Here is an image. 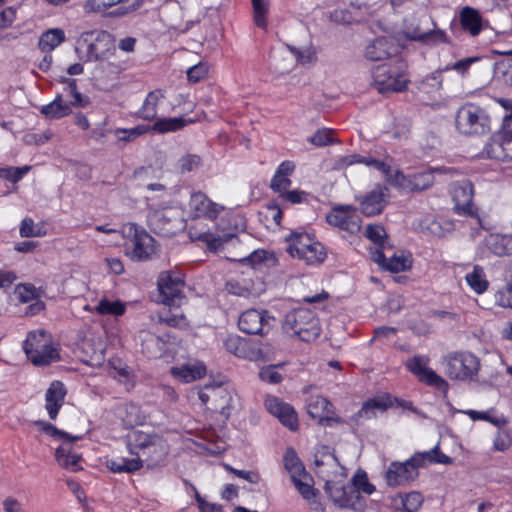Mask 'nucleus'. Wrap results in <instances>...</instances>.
<instances>
[{
	"label": "nucleus",
	"mask_w": 512,
	"mask_h": 512,
	"mask_svg": "<svg viewBox=\"0 0 512 512\" xmlns=\"http://www.w3.org/2000/svg\"><path fill=\"white\" fill-rule=\"evenodd\" d=\"M64 41L65 32L60 28H52L40 36L38 46L44 52H51Z\"/></svg>",
	"instance_id": "46"
},
{
	"label": "nucleus",
	"mask_w": 512,
	"mask_h": 512,
	"mask_svg": "<svg viewBox=\"0 0 512 512\" xmlns=\"http://www.w3.org/2000/svg\"><path fill=\"white\" fill-rule=\"evenodd\" d=\"M186 125V120L182 117L159 118L150 127V130L158 133L175 132L182 129Z\"/></svg>",
	"instance_id": "49"
},
{
	"label": "nucleus",
	"mask_w": 512,
	"mask_h": 512,
	"mask_svg": "<svg viewBox=\"0 0 512 512\" xmlns=\"http://www.w3.org/2000/svg\"><path fill=\"white\" fill-rule=\"evenodd\" d=\"M429 364L430 357L421 354L414 355L405 361L406 369L413 374L419 382L438 390H447L448 382L430 368Z\"/></svg>",
	"instance_id": "15"
},
{
	"label": "nucleus",
	"mask_w": 512,
	"mask_h": 512,
	"mask_svg": "<svg viewBox=\"0 0 512 512\" xmlns=\"http://www.w3.org/2000/svg\"><path fill=\"white\" fill-rule=\"evenodd\" d=\"M452 461L437 444L429 451L414 453L405 461H392L385 472V481L389 487H404L418 478L419 469L426 463L451 464Z\"/></svg>",
	"instance_id": "2"
},
{
	"label": "nucleus",
	"mask_w": 512,
	"mask_h": 512,
	"mask_svg": "<svg viewBox=\"0 0 512 512\" xmlns=\"http://www.w3.org/2000/svg\"><path fill=\"white\" fill-rule=\"evenodd\" d=\"M137 339L142 353L149 358H160L170 351L169 336L162 337L148 330H141Z\"/></svg>",
	"instance_id": "24"
},
{
	"label": "nucleus",
	"mask_w": 512,
	"mask_h": 512,
	"mask_svg": "<svg viewBox=\"0 0 512 512\" xmlns=\"http://www.w3.org/2000/svg\"><path fill=\"white\" fill-rule=\"evenodd\" d=\"M15 295L20 302L27 303L38 299L41 295V292L33 284L24 283L16 286Z\"/></svg>",
	"instance_id": "57"
},
{
	"label": "nucleus",
	"mask_w": 512,
	"mask_h": 512,
	"mask_svg": "<svg viewBox=\"0 0 512 512\" xmlns=\"http://www.w3.org/2000/svg\"><path fill=\"white\" fill-rule=\"evenodd\" d=\"M171 373L176 379L190 383L205 376L206 366L200 361H191L181 366L172 367Z\"/></svg>",
	"instance_id": "33"
},
{
	"label": "nucleus",
	"mask_w": 512,
	"mask_h": 512,
	"mask_svg": "<svg viewBox=\"0 0 512 512\" xmlns=\"http://www.w3.org/2000/svg\"><path fill=\"white\" fill-rule=\"evenodd\" d=\"M310 481L311 479L307 473H305V476H299L296 478V480H292L300 495L308 501L313 499L316 495V491L311 485Z\"/></svg>",
	"instance_id": "59"
},
{
	"label": "nucleus",
	"mask_w": 512,
	"mask_h": 512,
	"mask_svg": "<svg viewBox=\"0 0 512 512\" xmlns=\"http://www.w3.org/2000/svg\"><path fill=\"white\" fill-rule=\"evenodd\" d=\"M373 260L386 270L391 272H401L408 269L411 266V259L409 255L401 253H394L389 258H386L384 252L377 248L373 253Z\"/></svg>",
	"instance_id": "31"
},
{
	"label": "nucleus",
	"mask_w": 512,
	"mask_h": 512,
	"mask_svg": "<svg viewBox=\"0 0 512 512\" xmlns=\"http://www.w3.org/2000/svg\"><path fill=\"white\" fill-rule=\"evenodd\" d=\"M356 163H362L368 167L376 169V170L380 171L383 174V176H385V173L389 172V162L388 161H382V160L375 159L373 157H365V156H360V155H356V154L343 156L340 159H338L337 167L344 168V167H348V166H351Z\"/></svg>",
	"instance_id": "37"
},
{
	"label": "nucleus",
	"mask_w": 512,
	"mask_h": 512,
	"mask_svg": "<svg viewBox=\"0 0 512 512\" xmlns=\"http://www.w3.org/2000/svg\"><path fill=\"white\" fill-rule=\"evenodd\" d=\"M67 390L60 381H53L45 392V409L50 419L57 418L59 410L64 404Z\"/></svg>",
	"instance_id": "29"
},
{
	"label": "nucleus",
	"mask_w": 512,
	"mask_h": 512,
	"mask_svg": "<svg viewBox=\"0 0 512 512\" xmlns=\"http://www.w3.org/2000/svg\"><path fill=\"white\" fill-rule=\"evenodd\" d=\"M396 501L401 504L405 512H416L423 503V496L417 491L400 494Z\"/></svg>",
	"instance_id": "53"
},
{
	"label": "nucleus",
	"mask_w": 512,
	"mask_h": 512,
	"mask_svg": "<svg viewBox=\"0 0 512 512\" xmlns=\"http://www.w3.org/2000/svg\"><path fill=\"white\" fill-rule=\"evenodd\" d=\"M495 304L502 308L512 309V284H505L494 295Z\"/></svg>",
	"instance_id": "61"
},
{
	"label": "nucleus",
	"mask_w": 512,
	"mask_h": 512,
	"mask_svg": "<svg viewBox=\"0 0 512 512\" xmlns=\"http://www.w3.org/2000/svg\"><path fill=\"white\" fill-rule=\"evenodd\" d=\"M453 170L444 167H427L404 174L398 169H393L389 161V172L385 173L386 181L395 188L405 192H422L431 188L436 175L448 174Z\"/></svg>",
	"instance_id": "5"
},
{
	"label": "nucleus",
	"mask_w": 512,
	"mask_h": 512,
	"mask_svg": "<svg viewBox=\"0 0 512 512\" xmlns=\"http://www.w3.org/2000/svg\"><path fill=\"white\" fill-rule=\"evenodd\" d=\"M105 466L113 473H133L142 467L137 456L131 459L121 456L112 457L106 459Z\"/></svg>",
	"instance_id": "43"
},
{
	"label": "nucleus",
	"mask_w": 512,
	"mask_h": 512,
	"mask_svg": "<svg viewBox=\"0 0 512 512\" xmlns=\"http://www.w3.org/2000/svg\"><path fill=\"white\" fill-rule=\"evenodd\" d=\"M445 375L453 381L467 383L476 389L492 387V381L480 376L481 360L470 351H455L443 357Z\"/></svg>",
	"instance_id": "3"
},
{
	"label": "nucleus",
	"mask_w": 512,
	"mask_h": 512,
	"mask_svg": "<svg viewBox=\"0 0 512 512\" xmlns=\"http://www.w3.org/2000/svg\"><path fill=\"white\" fill-rule=\"evenodd\" d=\"M487 153L498 160H512V116L504 118L503 127L492 138Z\"/></svg>",
	"instance_id": "22"
},
{
	"label": "nucleus",
	"mask_w": 512,
	"mask_h": 512,
	"mask_svg": "<svg viewBox=\"0 0 512 512\" xmlns=\"http://www.w3.org/2000/svg\"><path fill=\"white\" fill-rule=\"evenodd\" d=\"M326 220L330 225L350 234L357 233L361 228V218L357 210L350 205L334 207L327 214Z\"/></svg>",
	"instance_id": "21"
},
{
	"label": "nucleus",
	"mask_w": 512,
	"mask_h": 512,
	"mask_svg": "<svg viewBox=\"0 0 512 512\" xmlns=\"http://www.w3.org/2000/svg\"><path fill=\"white\" fill-rule=\"evenodd\" d=\"M40 111L46 118L59 119L69 115L72 112V109L68 103L61 99V97L56 96L52 102L47 105H43Z\"/></svg>",
	"instance_id": "48"
},
{
	"label": "nucleus",
	"mask_w": 512,
	"mask_h": 512,
	"mask_svg": "<svg viewBox=\"0 0 512 512\" xmlns=\"http://www.w3.org/2000/svg\"><path fill=\"white\" fill-rule=\"evenodd\" d=\"M127 0H85L82 8L86 14H105L110 8Z\"/></svg>",
	"instance_id": "51"
},
{
	"label": "nucleus",
	"mask_w": 512,
	"mask_h": 512,
	"mask_svg": "<svg viewBox=\"0 0 512 512\" xmlns=\"http://www.w3.org/2000/svg\"><path fill=\"white\" fill-rule=\"evenodd\" d=\"M226 291L238 297L248 298L252 294V282L249 279H230L225 284Z\"/></svg>",
	"instance_id": "52"
},
{
	"label": "nucleus",
	"mask_w": 512,
	"mask_h": 512,
	"mask_svg": "<svg viewBox=\"0 0 512 512\" xmlns=\"http://www.w3.org/2000/svg\"><path fill=\"white\" fill-rule=\"evenodd\" d=\"M72 441H64L57 449L55 457L57 463L70 471L76 472L81 469V457L75 453L71 446Z\"/></svg>",
	"instance_id": "36"
},
{
	"label": "nucleus",
	"mask_w": 512,
	"mask_h": 512,
	"mask_svg": "<svg viewBox=\"0 0 512 512\" xmlns=\"http://www.w3.org/2000/svg\"><path fill=\"white\" fill-rule=\"evenodd\" d=\"M126 303L108 295L102 296L94 307V311L102 316L119 317L126 312Z\"/></svg>",
	"instance_id": "40"
},
{
	"label": "nucleus",
	"mask_w": 512,
	"mask_h": 512,
	"mask_svg": "<svg viewBox=\"0 0 512 512\" xmlns=\"http://www.w3.org/2000/svg\"><path fill=\"white\" fill-rule=\"evenodd\" d=\"M225 349L231 354L250 360H255L259 356V351L250 347L249 343L237 335H229L224 341Z\"/></svg>",
	"instance_id": "34"
},
{
	"label": "nucleus",
	"mask_w": 512,
	"mask_h": 512,
	"mask_svg": "<svg viewBox=\"0 0 512 512\" xmlns=\"http://www.w3.org/2000/svg\"><path fill=\"white\" fill-rule=\"evenodd\" d=\"M392 405L389 396L375 397L366 401L358 412V416L363 419H371L378 412H384Z\"/></svg>",
	"instance_id": "45"
},
{
	"label": "nucleus",
	"mask_w": 512,
	"mask_h": 512,
	"mask_svg": "<svg viewBox=\"0 0 512 512\" xmlns=\"http://www.w3.org/2000/svg\"><path fill=\"white\" fill-rule=\"evenodd\" d=\"M314 465L316 475L325 482L327 479L341 482L347 476L345 467L329 447H322L315 453Z\"/></svg>",
	"instance_id": "17"
},
{
	"label": "nucleus",
	"mask_w": 512,
	"mask_h": 512,
	"mask_svg": "<svg viewBox=\"0 0 512 512\" xmlns=\"http://www.w3.org/2000/svg\"><path fill=\"white\" fill-rule=\"evenodd\" d=\"M259 378L268 384H278L282 381V375L277 371V366L263 367L259 372Z\"/></svg>",
	"instance_id": "64"
},
{
	"label": "nucleus",
	"mask_w": 512,
	"mask_h": 512,
	"mask_svg": "<svg viewBox=\"0 0 512 512\" xmlns=\"http://www.w3.org/2000/svg\"><path fill=\"white\" fill-rule=\"evenodd\" d=\"M121 233L125 239L126 255L132 260H147L154 254V239L142 226L126 223L122 226Z\"/></svg>",
	"instance_id": "11"
},
{
	"label": "nucleus",
	"mask_w": 512,
	"mask_h": 512,
	"mask_svg": "<svg viewBox=\"0 0 512 512\" xmlns=\"http://www.w3.org/2000/svg\"><path fill=\"white\" fill-rule=\"evenodd\" d=\"M264 405L267 411L276 417L282 425L291 431L297 430L299 425L298 416L290 404L283 402L276 396L268 395L265 398Z\"/></svg>",
	"instance_id": "23"
},
{
	"label": "nucleus",
	"mask_w": 512,
	"mask_h": 512,
	"mask_svg": "<svg viewBox=\"0 0 512 512\" xmlns=\"http://www.w3.org/2000/svg\"><path fill=\"white\" fill-rule=\"evenodd\" d=\"M273 318L265 310L248 309L238 319L239 329L246 334H266L272 326Z\"/></svg>",
	"instance_id": "20"
},
{
	"label": "nucleus",
	"mask_w": 512,
	"mask_h": 512,
	"mask_svg": "<svg viewBox=\"0 0 512 512\" xmlns=\"http://www.w3.org/2000/svg\"><path fill=\"white\" fill-rule=\"evenodd\" d=\"M286 251L294 259L306 265L316 266L324 262L327 251L313 235L303 230L292 231L285 237Z\"/></svg>",
	"instance_id": "6"
},
{
	"label": "nucleus",
	"mask_w": 512,
	"mask_h": 512,
	"mask_svg": "<svg viewBox=\"0 0 512 512\" xmlns=\"http://www.w3.org/2000/svg\"><path fill=\"white\" fill-rule=\"evenodd\" d=\"M36 425L43 433L54 438L55 440L62 441V443L64 441H74L80 439L78 436H70L66 432L57 429L54 425L45 421H38L36 422Z\"/></svg>",
	"instance_id": "56"
},
{
	"label": "nucleus",
	"mask_w": 512,
	"mask_h": 512,
	"mask_svg": "<svg viewBox=\"0 0 512 512\" xmlns=\"http://www.w3.org/2000/svg\"><path fill=\"white\" fill-rule=\"evenodd\" d=\"M351 487L354 488V501L358 499L359 493H364L366 495H371L375 492V486L369 482L367 474L365 472L357 473L352 479Z\"/></svg>",
	"instance_id": "54"
},
{
	"label": "nucleus",
	"mask_w": 512,
	"mask_h": 512,
	"mask_svg": "<svg viewBox=\"0 0 512 512\" xmlns=\"http://www.w3.org/2000/svg\"><path fill=\"white\" fill-rule=\"evenodd\" d=\"M397 53L393 38L381 36L371 41L365 48V57L370 61H383Z\"/></svg>",
	"instance_id": "27"
},
{
	"label": "nucleus",
	"mask_w": 512,
	"mask_h": 512,
	"mask_svg": "<svg viewBox=\"0 0 512 512\" xmlns=\"http://www.w3.org/2000/svg\"><path fill=\"white\" fill-rule=\"evenodd\" d=\"M128 450L140 459L141 466L145 463L152 468L164 461L169 453V445L157 433L135 430L128 435Z\"/></svg>",
	"instance_id": "4"
},
{
	"label": "nucleus",
	"mask_w": 512,
	"mask_h": 512,
	"mask_svg": "<svg viewBox=\"0 0 512 512\" xmlns=\"http://www.w3.org/2000/svg\"><path fill=\"white\" fill-rule=\"evenodd\" d=\"M451 196L457 213L464 215H472L474 213V188L469 180L455 182L451 187Z\"/></svg>",
	"instance_id": "25"
},
{
	"label": "nucleus",
	"mask_w": 512,
	"mask_h": 512,
	"mask_svg": "<svg viewBox=\"0 0 512 512\" xmlns=\"http://www.w3.org/2000/svg\"><path fill=\"white\" fill-rule=\"evenodd\" d=\"M255 24L260 28H266V15L269 10V0H251Z\"/></svg>",
	"instance_id": "58"
},
{
	"label": "nucleus",
	"mask_w": 512,
	"mask_h": 512,
	"mask_svg": "<svg viewBox=\"0 0 512 512\" xmlns=\"http://www.w3.org/2000/svg\"><path fill=\"white\" fill-rule=\"evenodd\" d=\"M388 189L382 186H376L361 201V211L366 216L379 214L387 201Z\"/></svg>",
	"instance_id": "30"
},
{
	"label": "nucleus",
	"mask_w": 512,
	"mask_h": 512,
	"mask_svg": "<svg viewBox=\"0 0 512 512\" xmlns=\"http://www.w3.org/2000/svg\"><path fill=\"white\" fill-rule=\"evenodd\" d=\"M294 170V162L286 160L280 163L271 179V189L279 194L285 192L291 185L290 176Z\"/></svg>",
	"instance_id": "35"
},
{
	"label": "nucleus",
	"mask_w": 512,
	"mask_h": 512,
	"mask_svg": "<svg viewBox=\"0 0 512 512\" xmlns=\"http://www.w3.org/2000/svg\"><path fill=\"white\" fill-rule=\"evenodd\" d=\"M490 117L487 111L474 103H465L456 112L455 126L462 135L479 136L490 131Z\"/></svg>",
	"instance_id": "9"
},
{
	"label": "nucleus",
	"mask_w": 512,
	"mask_h": 512,
	"mask_svg": "<svg viewBox=\"0 0 512 512\" xmlns=\"http://www.w3.org/2000/svg\"><path fill=\"white\" fill-rule=\"evenodd\" d=\"M442 72L443 69H440L424 76L417 85L419 92L432 95L440 91L443 84Z\"/></svg>",
	"instance_id": "47"
},
{
	"label": "nucleus",
	"mask_w": 512,
	"mask_h": 512,
	"mask_svg": "<svg viewBox=\"0 0 512 512\" xmlns=\"http://www.w3.org/2000/svg\"><path fill=\"white\" fill-rule=\"evenodd\" d=\"M308 141L318 147L328 145L334 141L333 130L327 128L319 129L309 137Z\"/></svg>",
	"instance_id": "63"
},
{
	"label": "nucleus",
	"mask_w": 512,
	"mask_h": 512,
	"mask_svg": "<svg viewBox=\"0 0 512 512\" xmlns=\"http://www.w3.org/2000/svg\"><path fill=\"white\" fill-rule=\"evenodd\" d=\"M188 215L192 219H206L214 221L222 213L224 216L217 223V233L209 230H200L190 226L189 237L192 241L205 243L210 250L218 249L223 243L233 238L237 232L244 230L245 224L242 216L233 211H226L225 207L212 201L201 191L193 192L187 205Z\"/></svg>",
	"instance_id": "1"
},
{
	"label": "nucleus",
	"mask_w": 512,
	"mask_h": 512,
	"mask_svg": "<svg viewBox=\"0 0 512 512\" xmlns=\"http://www.w3.org/2000/svg\"><path fill=\"white\" fill-rule=\"evenodd\" d=\"M184 279L181 273L164 271L158 277V290L161 302L172 307H179L185 300L183 294Z\"/></svg>",
	"instance_id": "16"
},
{
	"label": "nucleus",
	"mask_w": 512,
	"mask_h": 512,
	"mask_svg": "<svg viewBox=\"0 0 512 512\" xmlns=\"http://www.w3.org/2000/svg\"><path fill=\"white\" fill-rule=\"evenodd\" d=\"M147 222L156 234L164 237H171L185 228L181 207L170 203L162 204L159 207L149 204Z\"/></svg>",
	"instance_id": "7"
},
{
	"label": "nucleus",
	"mask_w": 512,
	"mask_h": 512,
	"mask_svg": "<svg viewBox=\"0 0 512 512\" xmlns=\"http://www.w3.org/2000/svg\"><path fill=\"white\" fill-rule=\"evenodd\" d=\"M476 254L481 260L488 258L490 254L498 257L511 255L512 234H488L478 246Z\"/></svg>",
	"instance_id": "18"
},
{
	"label": "nucleus",
	"mask_w": 512,
	"mask_h": 512,
	"mask_svg": "<svg viewBox=\"0 0 512 512\" xmlns=\"http://www.w3.org/2000/svg\"><path fill=\"white\" fill-rule=\"evenodd\" d=\"M31 166L25 165L22 167H4L0 168V178L11 181L13 183L19 182L29 171Z\"/></svg>",
	"instance_id": "60"
},
{
	"label": "nucleus",
	"mask_w": 512,
	"mask_h": 512,
	"mask_svg": "<svg viewBox=\"0 0 512 512\" xmlns=\"http://www.w3.org/2000/svg\"><path fill=\"white\" fill-rule=\"evenodd\" d=\"M325 492L331 497L332 501L340 507H350L355 505L354 488L351 485H344L343 481L328 480L324 486Z\"/></svg>",
	"instance_id": "28"
},
{
	"label": "nucleus",
	"mask_w": 512,
	"mask_h": 512,
	"mask_svg": "<svg viewBox=\"0 0 512 512\" xmlns=\"http://www.w3.org/2000/svg\"><path fill=\"white\" fill-rule=\"evenodd\" d=\"M164 98L165 93L163 90L156 89L150 91L138 110L137 116L147 121L154 120L158 113V105Z\"/></svg>",
	"instance_id": "38"
},
{
	"label": "nucleus",
	"mask_w": 512,
	"mask_h": 512,
	"mask_svg": "<svg viewBox=\"0 0 512 512\" xmlns=\"http://www.w3.org/2000/svg\"><path fill=\"white\" fill-rule=\"evenodd\" d=\"M148 131H150L149 126L138 125L132 128H117L114 133L118 141L130 142L138 138L139 136L147 133Z\"/></svg>",
	"instance_id": "55"
},
{
	"label": "nucleus",
	"mask_w": 512,
	"mask_h": 512,
	"mask_svg": "<svg viewBox=\"0 0 512 512\" xmlns=\"http://www.w3.org/2000/svg\"><path fill=\"white\" fill-rule=\"evenodd\" d=\"M80 41L87 43V61H105L115 53L114 40L106 31H87L81 34Z\"/></svg>",
	"instance_id": "14"
},
{
	"label": "nucleus",
	"mask_w": 512,
	"mask_h": 512,
	"mask_svg": "<svg viewBox=\"0 0 512 512\" xmlns=\"http://www.w3.org/2000/svg\"><path fill=\"white\" fill-rule=\"evenodd\" d=\"M284 466L290 474L291 480H296L299 476H305V468L297 457L293 449H287L284 454Z\"/></svg>",
	"instance_id": "50"
},
{
	"label": "nucleus",
	"mask_w": 512,
	"mask_h": 512,
	"mask_svg": "<svg viewBox=\"0 0 512 512\" xmlns=\"http://www.w3.org/2000/svg\"><path fill=\"white\" fill-rule=\"evenodd\" d=\"M283 329L290 336H295L305 342L315 340L321 331L315 313L306 308L288 312L283 322Z\"/></svg>",
	"instance_id": "10"
},
{
	"label": "nucleus",
	"mask_w": 512,
	"mask_h": 512,
	"mask_svg": "<svg viewBox=\"0 0 512 512\" xmlns=\"http://www.w3.org/2000/svg\"><path fill=\"white\" fill-rule=\"evenodd\" d=\"M63 90L57 96L71 106L85 107L88 100L77 90L76 80L62 78Z\"/></svg>",
	"instance_id": "42"
},
{
	"label": "nucleus",
	"mask_w": 512,
	"mask_h": 512,
	"mask_svg": "<svg viewBox=\"0 0 512 512\" xmlns=\"http://www.w3.org/2000/svg\"><path fill=\"white\" fill-rule=\"evenodd\" d=\"M370 16V8L367 5L351 3L347 8L334 10L330 18L336 23L352 24L366 21Z\"/></svg>",
	"instance_id": "26"
},
{
	"label": "nucleus",
	"mask_w": 512,
	"mask_h": 512,
	"mask_svg": "<svg viewBox=\"0 0 512 512\" xmlns=\"http://www.w3.org/2000/svg\"><path fill=\"white\" fill-rule=\"evenodd\" d=\"M464 278L468 287L477 295L485 293L489 288L486 272L478 264L473 265L471 271L467 272Z\"/></svg>",
	"instance_id": "41"
},
{
	"label": "nucleus",
	"mask_w": 512,
	"mask_h": 512,
	"mask_svg": "<svg viewBox=\"0 0 512 512\" xmlns=\"http://www.w3.org/2000/svg\"><path fill=\"white\" fill-rule=\"evenodd\" d=\"M460 21L464 30L472 36H476L483 28V20L480 13L471 7H464L460 13Z\"/></svg>",
	"instance_id": "44"
},
{
	"label": "nucleus",
	"mask_w": 512,
	"mask_h": 512,
	"mask_svg": "<svg viewBox=\"0 0 512 512\" xmlns=\"http://www.w3.org/2000/svg\"><path fill=\"white\" fill-rule=\"evenodd\" d=\"M198 398L202 404H211L209 407L228 417L235 407L237 395L226 384L222 382H212L206 384L198 391Z\"/></svg>",
	"instance_id": "12"
},
{
	"label": "nucleus",
	"mask_w": 512,
	"mask_h": 512,
	"mask_svg": "<svg viewBox=\"0 0 512 512\" xmlns=\"http://www.w3.org/2000/svg\"><path fill=\"white\" fill-rule=\"evenodd\" d=\"M480 60L479 57H467L461 60L456 61L455 63L446 65L443 69V71H449L453 70L457 72L458 74L464 76L468 73L469 68L472 64L478 62Z\"/></svg>",
	"instance_id": "62"
},
{
	"label": "nucleus",
	"mask_w": 512,
	"mask_h": 512,
	"mask_svg": "<svg viewBox=\"0 0 512 512\" xmlns=\"http://www.w3.org/2000/svg\"><path fill=\"white\" fill-rule=\"evenodd\" d=\"M373 86L379 93L401 92L407 87L408 79L398 67L384 63L372 71Z\"/></svg>",
	"instance_id": "13"
},
{
	"label": "nucleus",
	"mask_w": 512,
	"mask_h": 512,
	"mask_svg": "<svg viewBox=\"0 0 512 512\" xmlns=\"http://www.w3.org/2000/svg\"><path fill=\"white\" fill-rule=\"evenodd\" d=\"M306 410L311 418L323 426L331 427L341 423V419L335 414L334 406L323 396L310 395L306 399Z\"/></svg>",
	"instance_id": "19"
},
{
	"label": "nucleus",
	"mask_w": 512,
	"mask_h": 512,
	"mask_svg": "<svg viewBox=\"0 0 512 512\" xmlns=\"http://www.w3.org/2000/svg\"><path fill=\"white\" fill-rule=\"evenodd\" d=\"M23 349L27 358L35 366H46L59 359L58 345L53 342L49 333L43 329L28 333Z\"/></svg>",
	"instance_id": "8"
},
{
	"label": "nucleus",
	"mask_w": 512,
	"mask_h": 512,
	"mask_svg": "<svg viewBox=\"0 0 512 512\" xmlns=\"http://www.w3.org/2000/svg\"><path fill=\"white\" fill-rule=\"evenodd\" d=\"M272 62L275 72L285 74L296 66L294 47L282 45L272 51Z\"/></svg>",
	"instance_id": "32"
},
{
	"label": "nucleus",
	"mask_w": 512,
	"mask_h": 512,
	"mask_svg": "<svg viewBox=\"0 0 512 512\" xmlns=\"http://www.w3.org/2000/svg\"><path fill=\"white\" fill-rule=\"evenodd\" d=\"M407 37L410 40L419 41L427 46H439L448 42V36L445 31L441 29H433L428 32H421L418 28L407 32Z\"/></svg>",
	"instance_id": "39"
}]
</instances>
